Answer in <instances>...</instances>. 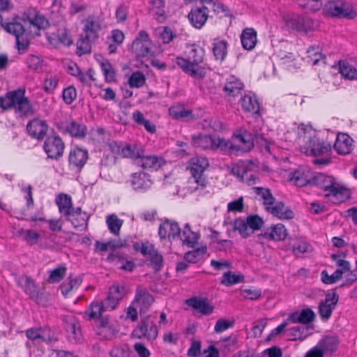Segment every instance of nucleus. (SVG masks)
Here are the masks:
<instances>
[{
	"instance_id": "nucleus-23",
	"label": "nucleus",
	"mask_w": 357,
	"mask_h": 357,
	"mask_svg": "<svg viewBox=\"0 0 357 357\" xmlns=\"http://www.w3.org/2000/svg\"><path fill=\"white\" fill-rule=\"evenodd\" d=\"M188 17L194 27L201 29L208 19V8L205 6L195 7L192 8Z\"/></svg>"
},
{
	"instance_id": "nucleus-15",
	"label": "nucleus",
	"mask_w": 357,
	"mask_h": 357,
	"mask_svg": "<svg viewBox=\"0 0 357 357\" xmlns=\"http://www.w3.org/2000/svg\"><path fill=\"white\" fill-rule=\"evenodd\" d=\"M18 284L22 287L29 298L39 303L43 295V289L36 286L34 281L29 276H22L18 279Z\"/></svg>"
},
{
	"instance_id": "nucleus-48",
	"label": "nucleus",
	"mask_w": 357,
	"mask_h": 357,
	"mask_svg": "<svg viewBox=\"0 0 357 357\" xmlns=\"http://www.w3.org/2000/svg\"><path fill=\"white\" fill-rule=\"evenodd\" d=\"M311 22V20L309 18H303L301 17H295L291 18L289 21V26L291 27V29L299 31H305L307 29L308 24Z\"/></svg>"
},
{
	"instance_id": "nucleus-11",
	"label": "nucleus",
	"mask_w": 357,
	"mask_h": 357,
	"mask_svg": "<svg viewBox=\"0 0 357 357\" xmlns=\"http://www.w3.org/2000/svg\"><path fill=\"white\" fill-rule=\"evenodd\" d=\"M44 151L49 158L58 160L63 153L65 145L59 135H49L44 142Z\"/></svg>"
},
{
	"instance_id": "nucleus-29",
	"label": "nucleus",
	"mask_w": 357,
	"mask_h": 357,
	"mask_svg": "<svg viewBox=\"0 0 357 357\" xmlns=\"http://www.w3.org/2000/svg\"><path fill=\"white\" fill-rule=\"evenodd\" d=\"M15 20L21 22L22 25L26 26L28 30H31V26L36 27L39 30L45 28L48 24V22L43 16L38 14H35L33 17L26 16L24 14L22 17H17Z\"/></svg>"
},
{
	"instance_id": "nucleus-38",
	"label": "nucleus",
	"mask_w": 357,
	"mask_h": 357,
	"mask_svg": "<svg viewBox=\"0 0 357 357\" xmlns=\"http://www.w3.org/2000/svg\"><path fill=\"white\" fill-rule=\"evenodd\" d=\"M179 239L183 241V243L189 248H194L197 243L198 235L197 233L192 231L189 224H186L183 229L182 233L180 231Z\"/></svg>"
},
{
	"instance_id": "nucleus-30",
	"label": "nucleus",
	"mask_w": 357,
	"mask_h": 357,
	"mask_svg": "<svg viewBox=\"0 0 357 357\" xmlns=\"http://www.w3.org/2000/svg\"><path fill=\"white\" fill-rule=\"evenodd\" d=\"M266 210L279 219L287 220L294 216L292 211L281 202H275L273 206H267Z\"/></svg>"
},
{
	"instance_id": "nucleus-64",
	"label": "nucleus",
	"mask_w": 357,
	"mask_h": 357,
	"mask_svg": "<svg viewBox=\"0 0 357 357\" xmlns=\"http://www.w3.org/2000/svg\"><path fill=\"white\" fill-rule=\"evenodd\" d=\"M234 324V321H228L224 319H219L215 325L214 330L217 333H220L232 327Z\"/></svg>"
},
{
	"instance_id": "nucleus-19",
	"label": "nucleus",
	"mask_w": 357,
	"mask_h": 357,
	"mask_svg": "<svg viewBox=\"0 0 357 357\" xmlns=\"http://www.w3.org/2000/svg\"><path fill=\"white\" fill-rule=\"evenodd\" d=\"M181 231L178 223L173 220H167L160 224L158 234L161 239L166 238L176 239L180 236Z\"/></svg>"
},
{
	"instance_id": "nucleus-14",
	"label": "nucleus",
	"mask_w": 357,
	"mask_h": 357,
	"mask_svg": "<svg viewBox=\"0 0 357 357\" xmlns=\"http://www.w3.org/2000/svg\"><path fill=\"white\" fill-rule=\"evenodd\" d=\"M57 128L63 133H68L76 138H83L86 133V127L75 121H61L56 124Z\"/></svg>"
},
{
	"instance_id": "nucleus-44",
	"label": "nucleus",
	"mask_w": 357,
	"mask_h": 357,
	"mask_svg": "<svg viewBox=\"0 0 357 357\" xmlns=\"http://www.w3.org/2000/svg\"><path fill=\"white\" fill-rule=\"evenodd\" d=\"M201 2L212 6V9L216 14H222L225 17H233V15L229 8L218 1H214L213 0H201Z\"/></svg>"
},
{
	"instance_id": "nucleus-39",
	"label": "nucleus",
	"mask_w": 357,
	"mask_h": 357,
	"mask_svg": "<svg viewBox=\"0 0 357 357\" xmlns=\"http://www.w3.org/2000/svg\"><path fill=\"white\" fill-rule=\"evenodd\" d=\"M55 202L59 207V212L66 218L70 215L72 208L71 197L66 194H61L56 197Z\"/></svg>"
},
{
	"instance_id": "nucleus-58",
	"label": "nucleus",
	"mask_w": 357,
	"mask_h": 357,
	"mask_svg": "<svg viewBox=\"0 0 357 357\" xmlns=\"http://www.w3.org/2000/svg\"><path fill=\"white\" fill-rule=\"evenodd\" d=\"M144 83V75L139 71L133 73L129 78V84L132 88H139L142 86Z\"/></svg>"
},
{
	"instance_id": "nucleus-34",
	"label": "nucleus",
	"mask_w": 357,
	"mask_h": 357,
	"mask_svg": "<svg viewBox=\"0 0 357 357\" xmlns=\"http://www.w3.org/2000/svg\"><path fill=\"white\" fill-rule=\"evenodd\" d=\"M242 46L248 50H252L257 43V32L254 29H245L241 36Z\"/></svg>"
},
{
	"instance_id": "nucleus-36",
	"label": "nucleus",
	"mask_w": 357,
	"mask_h": 357,
	"mask_svg": "<svg viewBox=\"0 0 357 357\" xmlns=\"http://www.w3.org/2000/svg\"><path fill=\"white\" fill-rule=\"evenodd\" d=\"M65 328L67 333L74 340H78L81 337L80 324L73 316H68L65 319Z\"/></svg>"
},
{
	"instance_id": "nucleus-51",
	"label": "nucleus",
	"mask_w": 357,
	"mask_h": 357,
	"mask_svg": "<svg viewBox=\"0 0 357 357\" xmlns=\"http://www.w3.org/2000/svg\"><path fill=\"white\" fill-rule=\"evenodd\" d=\"M81 284V280L78 278H72L70 276L68 280L63 282L60 286L61 293L63 296H67L73 289H77Z\"/></svg>"
},
{
	"instance_id": "nucleus-28",
	"label": "nucleus",
	"mask_w": 357,
	"mask_h": 357,
	"mask_svg": "<svg viewBox=\"0 0 357 357\" xmlns=\"http://www.w3.org/2000/svg\"><path fill=\"white\" fill-rule=\"evenodd\" d=\"M314 312L310 308H305L301 312L296 311L291 313L288 317V321L292 324H307L314 321Z\"/></svg>"
},
{
	"instance_id": "nucleus-53",
	"label": "nucleus",
	"mask_w": 357,
	"mask_h": 357,
	"mask_svg": "<svg viewBox=\"0 0 357 357\" xmlns=\"http://www.w3.org/2000/svg\"><path fill=\"white\" fill-rule=\"evenodd\" d=\"M66 270L65 266H60L50 271L47 279L48 282L54 284L60 282L66 275Z\"/></svg>"
},
{
	"instance_id": "nucleus-20",
	"label": "nucleus",
	"mask_w": 357,
	"mask_h": 357,
	"mask_svg": "<svg viewBox=\"0 0 357 357\" xmlns=\"http://www.w3.org/2000/svg\"><path fill=\"white\" fill-rule=\"evenodd\" d=\"M48 126L45 121L33 119L26 126V130L29 135L38 140L43 139L47 135Z\"/></svg>"
},
{
	"instance_id": "nucleus-60",
	"label": "nucleus",
	"mask_w": 357,
	"mask_h": 357,
	"mask_svg": "<svg viewBox=\"0 0 357 357\" xmlns=\"http://www.w3.org/2000/svg\"><path fill=\"white\" fill-rule=\"evenodd\" d=\"M151 266L153 268L155 271H159L163 266V257L156 250L149 257Z\"/></svg>"
},
{
	"instance_id": "nucleus-26",
	"label": "nucleus",
	"mask_w": 357,
	"mask_h": 357,
	"mask_svg": "<svg viewBox=\"0 0 357 357\" xmlns=\"http://www.w3.org/2000/svg\"><path fill=\"white\" fill-rule=\"evenodd\" d=\"M88 159V152L81 148H75L70 151L68 156L70 166L80 170Z\"/></svg>"
},
{
	"instance_id": "nucleus-40",
	"label": "nucleus",
	"mask_w": 357,
	"mask_h": 357,
	"mask_svg": "<svg viewBox=\"0 0 357 357\" xmlns=\"http://www.w3.org/2000/svg\"><path fill=\"white\" fill-rule=\"evenodd\" d=\"M47 333H50V330H45L42 328H29L26 331V337L32 340H40L42 342H50L52 339L50 334L47 335Z\"/></svg>"
},
{
	"instance_id": "nucleus-46",
	"label": "nucleus",
	"mask_w": 357,
	"mask_h": 357,
	"mask_svg": "<svg viewBox=\"0 0 357 357\" xmlns=\"http://www.w3.org/2000/svg\"><path fill=\"white\" fill-rule=\"evenodd\" d=\"M95 40H92L91 38H87L86 35L81 38L77 42V54L79 56L85 54H89L91 50V42Z\"/></svg>"
},
{
	"instance_id": "nucleus-6",
	"label": "nucleus",
	"mask_w": 357,
	"mask_h": 357,
	"mask_svg": "<svg viewBox=\"0 0 357 357\" xmlns=\"http://www.w3.org/2000/svg\"><path fill=\"white\" fill-rule=\"evenodd\" d=\"M1 25L5 31L15 36L18 50H26L29 44L26 36L32 33L31 30H28L26 26L22 25L21 22L16 21L15 19L13 22L1 24Z\"/></svg>"
},
{
	"instance_id": "nucleus-45",
	"label": "nucleus",
	"mask_w": 357,
	"mask_h": 357,
	"mask_svg": "<svg viewBox=\"0 0 357 357\" xmlns=\"http://www.w3.org/2000/svg\"><path fill=\"white\" fill-rule=\"evenodd\" d=\"M312 251V246L306 241H298L292 245V252L297 257H303Z\"/></svg>"
},
{
	"instance_id": "nucleus-8",
	"label": "nucleus",
	"mask_w": 357,
	"mask_h": 357,
	"mask_svg": "<svg viewBox=\"0 0 357 357\" xmlns=\"http://www.w3.org/2000/svg\"><path fill=\"white\" fill-rule=\"evenodd\" d=\"M232 139L234 143L229 141L232 147H227L230 150L245 153L250 151L254 146L253 134L244 128H241L234 132Z\"/></svg>"
},
{
	"instance_id": "nucleus-32",
	"label": "nucleus",
	"mask_w": 357,
	"mask_h": 357,
	"mask_svg": "<svg viewBox=\"0 0 357 357\" xmlns=\"http://www.w3.org/2000/svg\"><path fill=\"white\" fill-rule=\"evenodd\" d=\"M243 88V83L237 77L231 75L227 79L223 89L228 96L234 97L241 93Z\"/></svg>"
},
{
	"instance_id": "nucleus-57",
	"label": "nucleus",
	"mask_w": 357,
	"mask_h": 357,
	"mask_svg": "<svg viewBox=\"0 0 357 357\" xmlns=\"http://www.w3.org/2000/svg\"><path fill=\"white\" fill-rule=\"evenodd\" d=\"M100 66L106 81H114L115 79V71L112 64L108 61H105L101 63Z\"/></svg>"
},
{
	"instance_id": "nucleus-2",
	"label": "nucleus",
	"mask_w": 357,
	"mask_h": 357,
	"mask_svg": "<svg viewBox=\"0 0 357 357\" xmlns=\"http://www.w3.org/2000/svg\"><path fill=\"white\" fill-rule=\"evenodd\" d=\"M299 6L315 10L321 7V0H300ZM324 13L331 17H345L353 19L356 13L351 6L345 0H328L324 7Z\"/></svg>"
},
{
	"instance_id": "nucleus-27",
	"label": "nucleus",
	"mask_w": 357,
	"mask_h": 357,
	"mask_svg": "<svg viewBox=\"0 0 357 357\" xmlns=\"http://www.w3.org/2000/svg\"><path fill=\"white\" fill-rule=\"evenodd\" d=\"M164 164L165 160L162 158L156 155H144V153L137 160V165L146 169L158 170Z\"/></svg>"
},
{
	"instance_id": "nucleus-33",
	"label": "nucleus",
	"mask_w": 357,
	"mask_h": 357,
	"mask_svg": "<svg viewBox=\"0 0 357 357\" xmlns=\"http://www.w3.org/2000/svg\"><path fill=\"white\" fill-rule=\"evenodd\" d=\"M321 49L319 45H312L307 51L308 63L313 65L326 64V56L321 54Z\"/></svg>"
},
{
	"instance_id": "nucleus-55",
	"label": "nucleus",
	"mask_w": 357,
	"mask_h": 357,
	"mask_svg": "<svg viewBox=\"0 0 357 357\" xmlns=\"http://www.w3.org/2000/svg\"><path fill=\"white\" fill-rule=\"evenodd\" d=\"M342 278V270H336L331 275H329L326 271L321 272V280L327 284H334Z\"/></svg>"
},
{
	"instance_id": "nucleus-42",
	"label": "nucleus",
	"mask_w": 357,
	"mask_h": 357,
	"mask_svg": "<svg viewBox=\"0 0 357 357\" xmlns=\"http://www.w3.org/2000/svg\"><path fill=\"white\" fill-rule=\"evenodd\" d=\"M252 190L256 195L261 197V198L263 199V204L266 206V208L267 206H273L275 203V199L268 188L254 187Z\"/></svg>"
},
{
	"instance_id": "nucleus-13",
	"label": "nucleus",
	"mask_w": 357,
	"mask_h": 357,
	"mask_svg": "<svg viewBox=\"0 0 357 357\" xmlns=\"http://www.w3.org/2000/svg\"><path fill=\"white\" fill-rule=\"evenodd\" d=\"M154 298L147 289L142 286H138L135 291V296L132 301V305H136L139 310V313H146L153 304Z\"/></svg>"
},
{
	"instance_id": "nucleus-63",
	"label": "nucleus",
	"mask_w": 357,
	"mask_h": 357,
	"mask_svg": "<svg viewBox=\"0 0 357 357\" xmlns=\"http://www.w3.org/2000/svg\"><path fill=\"white\" fill-rule=\"evenodd\" d=\"M66 220L70 221L75 228L83 227L85 229L88 217L86 214H82L79 216L70 217Z\"/></svg>"
},
{
	"instance_id": "nucleus-31",
	"label": "nucleus",
	"mask_w": 357,
	"mask_h": 357,
	"mask_svg": "<svg viewBox=\"0 0 357 357\" xmlns=\"http://www.w3.org/2000/svg\"><path fill=\"white\" fill-rule=\"evenodd\" d=\"M333 147L339 154H348L352 150L351 139L346 134L338 135Z\"/></svg>"
},
{
	"instance_id": "nucleus-16",
	"label": "nucleus",
	"mask_w": 357,
	"mask_h": 357,
	"mask_svg": "<svg viewBox=\"0 0 357 357\" xmlns=\"http://www.w3.org/2000/svg\"><path fill=\"white\" fill-rule=\"evenodd\" d=\"M338 301L339 295L336 292L333 291L326 294L325 300L321 301L319 304V314L322 319L328 320L331 317Z\"/></svg>"
},
{
	"instance_id": "nucleus-3",
	"label": "nucleus",
	"mask_w": 357,
	"mask_h": 357,
	"mask_svg": "<svg viewBox=\"0 0 357 357\" xmlns=\"http://www.w3.org/2000/svg\"><path fill=\"white\" fill-rule=\"evenodd\" d=\"M311 185L322 189L326 192L325 197H332L334 202L342 203L351 197L349 190L336 183L331 176L321 173L313 175Z\"/></svg>"
},
{
	"instance_id": "nucleus-17",
	"label": "nucleus",
	"mask_w": 357,
	"mask_h": 357,
	"mask_svg": "<svg viewBox=\"0 0 357 357\" xmlns=\"http://www.w3.org/2000/svg\"><path fill=\"white\" fill-rule=\"evenodd\" d=\"M130 183L135 191L141 192L147 191L153 185L150 175L143 172L132 174Z\"/></svg>"
},
{
	"instance_id": "nucleus-7",
	"label": "nucleus",
	"mask_w": 357,
	"mask_h": 357,
	"mask_svg": "<svg viewBox=\"0 0 357 357\" xmlns=\"http://www.w3.org/2000/svg\"><path fill=\"white\" fill-rule=\"evenodd\" d=\"M192 144L196 147L202 149L226 150L227 147H232L229 140L220 138L215 135H199L192 137Z\"/></svg>"
},
{
	"instance_id": "nucleus-43",
	"label": "nucleus",
	"mask_w": 357,
	"mask_h": 357,
	"mask_svg": "<svg viewBox=\"0 0 357 357\" xmlns=\"http://www.w3.org/2000/svg\"><path fill=\"white\" fill-rule=\"evenodd\" d=\"M144 150L141 148H139L135 145L128 144L124 146L121 149V155L125 158H129L135 160V164L137 165V160L139 159L142 154L144 153Z\"/></svg>"
},
{
	"instance_id": "nucleus-61",
	"label": "nucleus",
	"mask_w": 357,
	"mask_h": 357,
	"mask_svg": "<svg viewBox=\"0 0 357 357\" xmlns=\"http://www.w3.org/2000/svg\"><path fill=\"white\" fill-rule=\"evenodd\" d=\"M247 224L250 228L253 230L261 229L264 224V220L257 215H250L246 218Z\"/></svg>"
},
{
	"instance_id": "nucleus-18",
	"label": "nucleus",
	"mask_w": 357,
	"mask_h": 357,
	"mask_svg": "<svg viewBox=\"0 0 357 357\" xmlns=\"http://www.w3.org/2000/svg\"><path fill=\"white\" fill-rule=\"evenodd\" d=\"M126 294L124 286L119 284H114L109 289L108 296L105 299V305L109 310H114L119 301Z\"/></svg>"
},
{
	"instance_id": "nucleus-52",
	"label": "nucleus",
	"mask_w": 357,
	"mask_h": 357,
	"mask_svg": "<svg viewBox=\"0 0 357 357\" xmlns=\"http://www.w3.org/2000/svg\"><path fill=\"white\" fill-rule=\"evenodd\" d=\"M108 229L111 233L118 235L122 226L123 221L117 218L114 214L108 215L106 220Z\"/></svg>"
},
{
	"instance_id": "nucleus-9",
	"label": "nucleus",
	"mask_w": 357,
	"mask_h": 357,
	"mask_svg": "<svg viewBox=\"0 0 357 357\" xmlns=\"http://www.w3.org/2000/svg\"><path fill=\"white\" fill-rule=\"evenodd\" d=\"M190 172L195 183L204 188L206 185V179L204 176L205 169L208 167V161L206 157L196 156L191 158Z\"/></svg>"
},
{
	"instance_id": "nucleus-21",
	"label": "nucleus",
	"mask_w": 357,
	"mask_h": 357,
	"mask_svg": "<svg viewBox=\"0 0 357 357\" xmlns=\"http://www.w3.org/2000/svg\"><path fill=\"white\" fill-rule=\"evenodd\" d=\"M83 32L87 38L96 40L99 37V32L101 30V22L99 17L89 16L84 21Z\"/></svg>"
},
{
	"instance_id": "nucleus-24",
	"label": "nucleus",
	"mask_w": 357,
	"mask_h": 357,
	"mask_svg": "<svg viewBox=\"0 0 357 357\" xmlns=\"http://www.w3.org/2000/svg\"><path fill=\"white\" fill-rule=\"evenodd\" d=\"M339 339L336 335L324 336L315 346L324 355L331 356L337 349Z\"/></svg>"
},
{
	"instance_id": "nucleus-47",
	"label": "nucleus",
	"mask_w": 357,
	"mask_h": 357,
	"mask_svg": "<svg viewBox=\"0 0 357 357\" xmlns=\"http://www.w3.org/2000/svg\"><path fill=\"white\" fill-rule=\"evenodd\" d=\"M340 72L342 74V75L346 79H357V69L355 67H354L351 64L347 62H340Z\"/></svg>"
},
{
	"instance_id": "nucleus-50",
	"label": "nucleus",
	"mask_w": 357,
	"mask_h": 357,
	"mask_svg": "<svg viewBox=\"0 0 357 357\" xmlns=\"http://www.w3.org/2000/svg\"><path fill=\"white\" fill-rule=\"evenodd\" d=\"M227 43L226 41L220 40L213 43V55L217 60L223 61L227 55Z\"/></svg>"
},
{
	"instance_id": "nucleus-37",
	"label": "nucleus",
	"mask_w": 357,
	"mask_h": 357,
	"mask_svg": "<svg viewBox=\"0 0 357 357\" xmlns=\"http://www.w3.org/2000/svg\"><path fill=\"white\" fill-rule=\"evenodd\" d=\"M241 106L243 109L253 114H259V104L254 94H246L241 98Z\"/></svg>"
},
{
	"instance_id": "nucleus-62",
	"label": "nucleus",
	"mask_w": 357,
	"mask_h": 357,
	"mask_svg": "<svg viewBox=\"0 0 357 357\" xmlns=\"http://www.w3.org/2000/svg\"><path fill=\"white\" fill-rule=\"evenodd\" d=\"M118 331L115 324H112L105 328H98V335L103 339L109 340L112 338Z\"/></svg>"
},
{
	"instance_id": "nucleus-56",
	"label": "nucleus",
	"mask_w": 357,
	"mask_h": 357,
	"mask_svg": "<svg viewBox=\"0 0 357 357\" xmlns=\"http://www.w3.org/2000/svg\"><path fill=\"white\" fill-rule=\"evenodd\" d=\"M304 327L295 326L288 328L286 331V335L289 340L296 341L297 340L303 339Z\"/></svg>"
},
{
	"instance_id": "nucleus-54",
	"label": "nucleus",
	"mask_w": 357,
	"mask_h": 357,
	"mask_svg": "<svg viewBox=\"0 0 357 357\" xmlns=\"http://www.w3.org/2000/svg\"><path fill=\"white\" fill-rule=\"evenodd\" d=\"M206 252V249L204 248H197L186 252L184 259L188 263L195 264L202 259Z\"/></svg>"
},
{
	"instance_id": "nucleus-49",
	"label": "nucleus",
	"mask_w": 357,
	"mask_h": 357,
	"mask_svg": "<svg viewBox=\"0 0 357 357\" xmlns=\"http://www.w3.org/2000/svg\"><path fill=\"white\" fill-rule=\"evenodd\" d=\"M244 277L241 274H234L231 271L226 272L223 274L221 279V284L225 286H231L234 284H238L243 282Z\"/></svg>"
},
{
	"instance_id": "nucleus-35",
	"label": "nucleus",
	"mask_w": 357,
	"mask_h": 357,
	"mask_svg": "<svg viewBox=\"0 0 357 357\" xmlns=\"http://www.w3.org/2000/svg\"><path fill=\"white\" fill-rule=\"evenodd\" d=\"M187 303L189 306L198 310L204 315L211 314L213 311V306L205 300L201 298H192L187 301Z\"/></svg>"
},
{
	"instance_id": "nucleus-1",
	"label": "nucleus",
	"mask_w": 357,
	"mask_h": 357,
	"mask_svg": "<svg viewBox=\"0 0 357 357\" xmlns=\"http://www.w3.org/2000/svg\"><path fill=\"white\" fill-rule=\"evenodd\" d=\"M205 51L199 45L193 44L189 47L188 59H176V64L184 73L196 79H203L206 74V68L199 66L204 61Z\"/></svg>"
},
{
	"instance_id": "nucleus-4",
	"label": "nucleus",
	"mask_w": 357,
	"mask_h": 357,
	"mask_svg": "<svg viewBox=\"0 0 357 357\" xmlns=\"http://www.w3.org/2000/svg\"><path fill=\"white\" fill-rule=\"evenodd\" d=\"M25 90L18 89L6 93L0 98V108L8 109L15 108L21 115L28 116L33 114V109L27 98L24 96Z\"/></svg>"
},
{
	"instance_id": "nucleus-22",
	"label": "nucleus",
	"mask_w": 357,
	"mask_h": 357,
	"mask_svg": "<svg viewBox=\"0 0 357 357\" xmlns=\"http://www.w3.org/2000/svg\"><path fill=\"white\" fill-rule=\"evenodd\" d=\"M312 174L306 167H300L291 173L289 180L298 187H303L312 184Z\"/></svg>"
},
{
	"instance_id": "nucleus-25",
	"label": "nucleus",
	"mask_w": 357,
	"mask_h": 357,
	"mask_svg": "<svg viewBox=\"0 0 357 357\" xmlns=\"http://www.w3.org/2000/svg\"><path fill=\"white\" fill-rule=\"evenodd\" d=\"M287 235V229L282 224H277L266 229L260 234L259 237H264L269 241H283Z\"/></svg>"
},
{
	"instance_id": "nucleus-59",
	"label": "nucleus",
	"mask_w": 357,
	"mask_h": 357,
	"mask_svg": "<svg viewBox=\"0 0 357 357\" xmlns=\"http://www.w3.org/2000/svg\"><path fill=\"white\" fill-rule=\"evenodd\" d=\"M233 227L235 231L239 232L243 238H247L250 236V234L248 232V225L246 220L245 221L241 219L235 220L234 221Z\"/></svg>"
},
{
	"instance_id": "nucleus-41",
	"label": "nucleus",
	"mask_w": 357,
	"mask_h": 357,
	"mask_svg": "<svg viewBox=\"0 0 357 357\" xmlns=\"http://www.w3.org/2000/svg\"><path fill=\"white\" fill-rule=\"evenodd\" d=\"M109 308L105 305V301L98 302L95 301L91 303L90 306L86 309V313L89 315L90 319H98L101 317L102 314L108 310Z\"/></svg>"
},
{
	"instance_id": "nucleus-10",
	"label": "nucleus",
	"mask_w": 357,
	"mask_h": 357,
	"mask_svg": "<svg viewBox=\"0 0 357 357\" xmlns=\"http://www.w3.org/2000/svg\"><path fill=\"white\" fill-rule=\"evenodd\" d=\"M151 46L148 33L145 31H140L133 40L130 50L136 57H146L151 55Z\"/></svg>"
},
{
	"instance_id": "nucleus-5",
	"label": "nucleus",
	"mask_w": 357,
	"mask_h": 357,
	"mask_svg": "<svg viewBox=\"0 0 357 357\" xmlns=\"http://www.w3.org/2000/svg\"><path fill=\"white\" fill-rule=\"evenodd\" d=\"M304 153L314 157L323 156V158H316L314 163L319 165H328L331 162L330 158L328 157V153L331 150V146L326 142L319 139L315 132L310 130L309 136L307 137V147Z\"/></svg>"
},
{
	"instance_id": "nucleus-12",
	"label": "nucleus",
	"mask_w": 357,
	"mask_h": 357,
	"mask_svg": "<svg viewBox=\"0 0 357 357\" xmlns=\"http://www.w3.org/2000/svg\"><path fill=\"white\" fill-rule=\"evenodd\" d=\"M133 334L139 339L145 338L149 341L155 340L158 335V329L155 324L149 322L146 317L141 320L139 324L133 331Z\"/></svg>"
}]
</instances>
